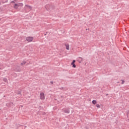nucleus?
<instances>
[{"label": "nucleus", "instance_id": "nucleus-11", "mask_svg": "<svg viewBox=\"0 0 129 129\" xmlns=\"http://www.w3.org/2000/svg\"><path fill=\"white\" fill-rule=\"evenodd\" d=\"M10 104H13V102H10L9 103H7L6 104V105H7V106H10Z\"/></svg>", "mask_w": 129, "mask_h": 129}, {"label": "nucleus", "instance_id": "nucleus-22", "mask_svg": "<svg viewBox=\"0 0 129 129\" xmlns=\"http://www.w3.org/2000/svg\"><path fill=\"white\" fill-rule=\"evenodd\" d=\"M50 83H51V84H53V83H54V82L51 81V82H50Z\"/></svg>", "mask_w": 129, "mask_h": 129}, {"label": "nucleus", "instance_id": "nucleus-3", "mask_svg": "<svg viewBox=\"0 0 129 129\" xmlns=\"http://www.w3.org/2000/svg\"><path fill=\"white\" fill-rule=\"evenodd\" d=\"M40 98L41 100H45V94L44 93H40Z\"/></svg>", "mask_w": 129, "mask_h": 129}, {"label": "nucleus", "instance_id": "nucleus-23", "mask_svg": "<svg viewBox=\"0 0 129 129\" xmlns=\"http://www.w3.org/2000/svg\"><path fill=\"white\" fill-rule=\"evenodd\" d=\"M11 3H15V2L14 1H12Z\"/></svg>", "mask_w": 129, "mask_h": 129}, {"label": "nucleus", "instance_id": "nucleus-1", "mask_svg": "<svg viewBox=\"0 0 129 129\" xmlns=\"http://www.w3.org/2000/svg\"><path fill=\"white\" fill-rule=\"evenodd\" d=\"M25 7H24V10L25 11H26L27 10H30V11H32V6L28 5H25Z\"/></svg>", "mask_w": 129, "mask_h": 129}, {"label": "nucleus", "instance_id": "nucleus-18", "mask_svg": "<svg viewBox=\"0 0 129 129\" xmlns=\"http://www.w3.org/2000/svg\"><path fill=\"white\" fill-rule=\"evenodd\" d=\"M96 107H98V108H100V105H99V104H97Z\"/></svg>", "mask_w": 129, "mask_h": 129}, {"label": "nucleus", "instance_id": "nucleus-5", "mask_svg": "<svg viewBox=\"0 0 129 129\" xmlns=\"http://www.w3.org/2000/svg\"><path fill=\"white\" fill-rule=\"evenodd\" d=\"M15 71L17 72H21V67L19 66H17L16 69H15Z\"/></svg>", "mask_w": 129, "mask_h": 129}, {"label": "nucleus", "instance_id": "nucleus-13", "mask_svg": "<svg viewBox=\"0 0 129 129\" xmlns=\"http://www.w3.org/2000/svg\"><path fill=\"white\" fill-rule=\"evenodd\" d=\"M18 7H23L24 6V4L23 3H20L19 4H17Z\"/></svg>", "mask_w": 129, "mask_h": 129}, {"label": "nucleus", "instance_id": "nucleus-4", "mask_svg": "<svg viewBox=\"0 0 129 129\" xmlns=\"http://www.w3.org/2000/svg\"><path fill=\"white\" fill-rule=\"evenodd\" d=\"M45 9H46L47 11H49V10H51V9H52V6H50V5H46L45 6Z\"/></svg>", "mask_w": 129, "mask_h": 129}, {"label": "nucleus", "instance_id": "nucleus-6", "mask_svg": "<svg viewBox=\"0 0 129 129\" xmlns=\"http://www.w3.org/2000/svg\"><path fill=\"white\" fill-rule=\"evenodd\" d=\"M82 60H83V58L81 57L77 58V61H78L79 63H81L82 62Z\"/></svg>", "mask_w": 129, "mask_h": 129}, {"label": "nucleus", "instance_id": "nucleus-24", "mask_svg": "<svg viewBox=\"0 0 129 129\" xmlns=\"http://www.w3.org/2000/svg\"><path fill=\"white\" fill-rule=\"evenodd\" d=\"M106 96H107V95H108V94H106Z\"/></svg>", "mask_w": 129, "mask_h": 129}, {"label": "nucleus", "instance_id": "nucleus-2", "mask_svg": "<svg viewBox=\"0 0 129 129\" xmlns=\"http://www.w3.org/2000/svg\"><path fill=\"white\" fill-rule=\"evenodd\" d=\"M26 40L27 42H32L33 40H34V37L31 36L27 37H26Z\"/></svg>", "mask_w": 129, "mask_h": 129}, {"label": "nucleus", "instance_id": "nucleus-19", "mask_svg": "<svg viewBox=\"0 0 129 129\" xmlns=\"http://www.w3.org/2000/svg\"><path fill=\"white\" fill-rule=\"evenodd\" d=\"M75 62H76V61L75 60H73L72 62V63H75Z\"/></svg>", "mask_w": 129, "mask_h": 129}, {"label": "nucleus", "instance_id": "nucleus-21", "mask_svg": "<svg viewBox=\"0 0 129 129\" xmlns=\"http://www.w3.org/2000/svg\"><path fill=\"white\" fill-rule=\"evenodd\" d=\"M121 81H122V84H123V83H124V81L121 80Z\"/></svg>", "mask_w": 129, "mask_h": 129}, {"label": "nucleus", "instance_id": "nucleus-25", "mask_svg": "<svg viewBox=\"0 0 129 129\" xmlns=\"http://www.w3.org/2000/svg\"><path fill=\"white\" fill-rule=\"evenodd\" d=\"M0 6H1V3H0Z\"/></svg>", "mask_w": 129, "mask_h": 129}, {"label": "nucleus", "instance_id": "nucleus-14", "mask_svg": "<svg viewBox=\"0 0 129 129\" xmlns=\"http://www.w3.org/2000/svg\"><path fill=\"white\" fill-rule=\"evenodd\" d=\"M92 103H93V104H96V103H97L96 100H93L92 101Z\"/></svg>", "mask_w": 129, "mask_h": 129}, {"label": "nucleus", "instance_id": "nucleus-15", "mask_svg": "<svg viewBox=\"0 0 129 129\" xmlns=\"http://www.w3.org/2000/svg\"><path fill=\"white\" fill-rule=\"evenodd\" d=\"M27 62L26 61H23V62L21 63V65L23 66V65H25Z\"/></svg>", "mask_w": 129, "mask_h": 129}, {"label": "nucleus", "instance_id": "nucleus-10", "mask_svg": "<svg viewBox=\"0 0 129 129\" xmlns=\"http://www.w3.org/2000/svg\"><path fill=\"white\" fill-rule=\"evenodd\" d=\"M71 65L73 66V68H76V65L75 64V63H73V62H72V63H71Z\"/></svg>", "mask_w": 129, "mask_h": 129}, {"label": "nucleus", "instance_id": "nucleus-9", "mask_svg": "<svg viewBox=\"0 0 129 129\" xmlns=\"http://www.w3.org/2000/svg\"><path fill=\"white\" fill-rule=\"evenodd\" d=\"M5 67H3V64H0V70H3Z\"/></svg>", "mask_w": 129, "mask_h": 129}, {"label": "nucleus", "instance_id": "nucleus-12", "mask_svg": "<svg viewBox=\"0 0 129 129\" xmlns=\"http://www.w3.org/2000/svg\"><path fill=\"white\" fill-rule=\"evenodd\" d=\"M18 8H19V6H18V4H15L14 9H18Z\"/></svg>", "mask_w": 129, "mask_h": 129}, {"label": "nucleus", "instance_id": "nucleus-20", "mask_svg": "<svg viewBox=\"0 0 129 129\" xmlns=\"http://www.w3.org/2000/svg\"><path fill=\"white\" fill-rule=\"evenodd\" d=\"M127 116L129 117V111L127 113Z\"/></svg>", "mask_w": 129, "mask_h": 129}, {"label": "nucleus", "instance_id": "nucleus-17", "mask_svg": "<svg viewBox=\"0 0 129 129\" xmlns=\"http://www.w3.org/2000/svg\"><path fill=\"white\" fill-rule=\"evenodd\" d=\"M17 94H19L20 95H22V92L21 91H18Z\"/></svg>", "mask_w": 129, "mask_h": 129}, {"label": "nucleus", "instance_id": "nucleus-7", "mask_svg": "<svg viewBox=\"0 0 129 129\" xmlns=\"http://www.w3.org/2000/svg\"><path fill=\"white\" fill-rule=\"evenodd\" d=\"M63 111L64 112V113H69L70 112V110H69V109L63 110Z\"/></svg>", "mask_w": 129, "mask_h": 129}, {"label": "nucleus", "instance_id": "nucleus-8", "mask_svg": "<svg viewBox=\"0 0 129 129\" xmlns=\"http://www.w3.org/2000/svg\"><path fill=\"white\" fill-rule=\"evenodd\" d=\"M65 46L66 47V49L67 50H69V44H66Z\"/></svg>", "mask_w": 129, "mask_h": 129}, {"label": "nucleus", "instance_id": "nucleus-16", "mask_svg": "<svg viewBox=\"0 0 129 129\" xmlns=\"http://www.w3.org/2000/svg\"><path fill=\"white\" fill-rule=\"evenodd\" d=\"M3 81L4 82H8V79L7 78H4Z\"/></svg>", "mask_w": 129, "mask_h": 129}]
</instances>
